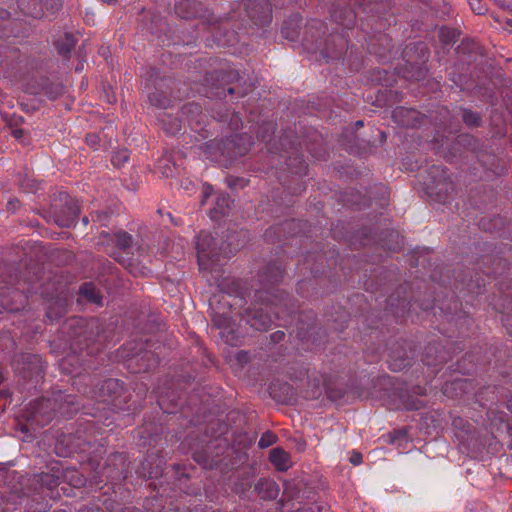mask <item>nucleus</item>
<instances>
[{
	"label": "nucleus",
	"instance_id": "f257e3e1",
	"mask_svg": "<svg viewBox=\"0 0 512 512\" xmlns=\"http://www.w3.org/2000/svg\"><path fill=\"white\" fill-rule=\"evenodd\" d=\"M325 2L330 6V16L335 23L345 29H351L355 25L357 12L351 8V0H325ZM354 6L367 15L366 19L362 20L361 27L368 36V52L376 55L382 62L394 59L397 51H394L392 39L381 31L388 22L386 9L389 5L383 0H354Z\"/></svg>",
	"mask_w": 512,
	"mask_h": 512
},
{
	"label": "nucleus",
	"instance_id": "f03ea898",
	"mask_svg": "<svg viewBox=\"0 0 512 512\" xmlns=\"http://www.w3.org/2000/svg\"><path fill=\"white\" fill-rule=\"evenodd\" d=\"M285 269L280 259L270 261L257 274L259 288L254 292V301H260L266 306L279 307L282 312H293L296 305L290 295L275 285L284 277Z\"/></svg>",
	"mask_w": 512,
	"mask_h": 512
},
{
	"label": "nucleus",
	"instance_id": "7ed1b4c3",
	"mask_svg": "<svg viewBox=\"0 0 512 512\" xmlns=\"http://www.w3.org/2000/svg\"><path fill=\"white\" fill-rule=\"evenodd\" d=\"M66 325L72 330L71 349L78 353L83 361L86 356H96L102 351L105 336L103 326L98 321L88 322L83 318H73Z\"/></svg>",
	"mask_w": 512,
	"mask_h": 512
},
{
	"label": "nucleus",
	"instance_id": "20e7f679",
	"mask_svg": "<svg viewBox=\"0 0 512 512\" xmlns=\"http://www.w3.org/2000/svg\"><path fill=\"white\" fill-rule=\"evenodd\" d=\"M158 348H161L158 342L140 337L126 342L119 353L134 373H145L158 366L160 362L159 354L156 352Z\"/></svg>",
	"mask_w": 512,
	"mask_h": 512
},
{
	"label": "nucleus",
	"instance_id": "39448f33",
	"mask_svg": "<svg viewBox=\"0 0 512 512\" xmlns=\"http://www.w3.org/2000/svg\"><path fill=\"white\" fill-rule=\"evenodd\" d=\"M419 182L423 184L425 193L433 200L446 204L455 192V185L444 167L432 165L424 173L419 174Z\"/></svg>",
	"mask_w": 512,
	"mask_h": 512
},
{
	"label": "nucleus",
	"instance_id": "423d86ee",
	"mask_svg": "<svg viewBox=\"0 0 512 512\" xmlns=\"http://www.w3.org/2000/svg\"><path fill=\"white\" fill-rule=\"evenodd\" d=\"M401 56L405 62L402 72L404 78L414 81L425 79L428 72L426 63L429 58V49L425 42L418 41L408 44Z\"/></svg>",
	"mask_w": 512,
	"mask_h": 512
},
{
	"label": "nucleus",
	"instance_id": "0eeeda50",
	"mask_svg": "<svg viewBox=\"0 0 512 512\" xmlns=\"http://www.w3.org/2000/svg\"><path fill=\"white\" fill-rule=\"evenodd\" d=\"M79 214L77 201L66 192H60L52 201L44 217L59 227L69 228L76 223Z\"/></svg>",
	"mask_w": 512,
	"mask_h": 512
},
{
	"label": "nucleus",
	"instance_id": "6e6552de",
	"mask_svg": "<svg viewBox=\"0 0 512 512\" xmlns=\"http://www.w3.org/2000/svg\"><path fill=\"white\" fill-rule=\"evenodd\" d=\"M498 442L487 429H475L466 435H461L460 449L471 458L482 457L483 453L491 454L497 451Z\"/></svg>",
	"mask_w": 512,
	"mask_h": 512
},
{
	"label": "nucleus",
	"instance_id": "1a4fd4ad",
	"mask_svg": "<svg viewBox=\"0 0 512 512\" xmlns=\"http://www.w3.org/2000/svg\"><path fill=\"white\" fill-rule=\"evenodd\" d=\"M15 371L26 381L37 387L44 381L46 363L38 354L19 353L14 355L12 362Z\"/></svg>",
	"mask_w": 512,
	"mask_h": 512
},
{
	"label": "nucleus",
	"instance_id": "9d476101",
	"mask_svg": "<svg viewBox=\"0 0 512 512\" xmlns=\"http://www.w3.org/2000/svg\"><path fill=\"white\" fill-rule=\"evenodd\" d=\"M476 139L470 134H460L450 143L447 135H440L439 131L433 138V145L437 152L448 162H453L457 156H461L463 150H474Z\"/></svg>",
	"mask_w": 512,
	"mask_h": 512
},
{
	"label": "nucleus",
	"instance_id": "9b49d317",
	"mask_svg": "<svg viewBox=\"0 0 512 512\" xmlns=\"http://www.w3.org/2000/svg\"><path fill=\"white\" fill-rule=\"evenodd\" d=\"M94 397L102 402H110L114 406L121 407L129 402L130 394L124 388V383L119 379L108 378L98 383L93 389Z\"/></svg>",
	"mask_w": 512,
	"mask_h": 512
},
{
	"label": "nucleus",
	"instance_id": "f8f14e48",
	"mask_svg": "<svg viewBox=\"0 0 512 512\" xmlns=\"http://www.w3.org/2000/svg\"><path fill=\"white\" fill-rule=\"evenodd\" d=\"M91 427L86 426L84 429L78 428L75 433L62 434L55 446L56 453L59 456H66L72 451H86L94 441L93 436L87 433Z\"/></svg>",
	"mask_w": 512,
	"mask_h": 512
},
{
	"label": "nucleus",
	"instance_id": "ddd939ff",
	"mask_svg": "<svg viewBox=\"0 0 512 512\" xmlns=\"http://www.w3.org/2000/svg\"><path fill=\"white\" fill-rule=\"evenodd\" d=\"M27 413L28 420L32 423L42 427L49 424L57 414L53 394L49 397H41L31 402Z\"/></svg>",
	"mask_w": 512,
	"mask_h": 512
},
{
	"label": "nucleus",
	"instance_id": "4468645a",
	"mask_svg": "<svg viewBox=\"0 0 512 512\" xmlns=\"http://www.w3.org/2000/svg\"><path fill=\"white\" fill-rule=\"evenodd\" d=\"M215 300H217V302L219 304L222 301L217 296H213L210 299L209 305L211 308L210 316H211L212 325L215 328L222 330L220 332V336L225 341V343L232 345V346L237 345L238 336L236 335V333L234 332V330L231 327V318L227 315V313L225 311L220 312L219 310H217V308L214 306Z\"/></svg>",
	"mask_w": 512,
	"mask_h": 512
},
{
	"label": "nucleus",
	"instance_id": "2eb2a0df",
	"mask_svg": "<svg viewBox=\"0 0 512 512\" xmlns=\"http://www.w3.org/2000/svg\"><path fill=\"white\" fill-rule=\"evenodd\" d=\"M128 456L124 452H115L108 456L103 474L114 482H122L129 476Z\"/></svg>",
	"mask_w": 512,
	"mask_h": 512
},
{
	"label": "nucleus",
	"instance_id": "dca6fc26",
	"mask_svg": "<svg viewBox=\"0 0 512 512\" xmlns=\"http://www.w3.org/2000/svg\"><path fill=\"white\" fill-rule=\"evenodd\" d=\"M240 320L257 331H266L272 324V318L268 312L262 307H258L257 303L242 308L238 313Z\"/></svg>",
	"mask_w": 512,
	"mask_h": 512
},
{
	"label": "nucleus",
	"instance_id": "f3484780",
	"mask_svg": "<svg viewBox=\"0 0 512 512\" xmlns=\"http://www.w3.org/2000/svg\"><path fill=\"white\" fill-rule=\"evenodd\" d=\"M245 11L256 26H266L272 21V8L269 0H245Z\"/></svg>",
	"mask_w": 512,
	"mask_h": 512
},
{
	"label": "nucleus",
	"instance_id": "a211bd4d",
	"mask_svg": "<svg viewBox=\"0 0 512 512\" xmlns=\"http://www.w3.org/2000/svg\"><path fill=\"white\" fill-rule=\"evenodd\" d=\"M415 356V349L411 343L407 341L397 342L390 349V368L393 371H401L411 365Z\"/></svg>",
	"mask_w": 512,
	"mask_h": 512
},
{
	"label": "nucleus",
	"instance_id": "6ab92c4d",
	"mask_svg": "<svg viewBox=\"0 0 512 512\" xmlns=\"http://www.w3.org/2000/svg\"><path fill=\"white\" fill-rule=\"evenodd\" d=\"M166 461L158 452L147 453L137 469V474L143 479H153L162 476Z\"/></svg>",
	"mask_w": 512,
	"mask_h": 512
},
{
	"label": "nucleus",
	"instance_id": "aec40b11",
	"mask_svg": "<svg viewBox=\"0 0 512 512\" xmlns=\"http://www.w3.org/2000/svg\"><path fill=\"white\" fill-rule=\"evenodd\" d=\"M59 252L60 249L56 248L53 250L48 249L41 242L32 241L30 239H21L17 244L14 245L11 254L13 256H55V253Z\"/></svg>",
	"mask_w": 512,
	"mask_h": 512
},
{
	"label": "nucleus",
	"instance_id": "412c9836",
	"mask_svg": "<svg viewBox=\"0 0 512 512\" xmlns=\"http://www.w3.org/2000/svg\"><path fill=\"white\" fill-rule=\"evenodd\" d=\"M52 394L56 403L57 413L64 417H72L82 406L80 399L75 395L67 394L62 390L53 391Z\"/></svg>",
	"mask_w": 512,
	"mask_h": 512
},
{
	"label": "nucleus",
	"instance_id": "4be33fe9",
	"mask_svg": "<svg viewBox=\"0 0 512 512\" xmlns=\"http://www.w3.org/2000/svg\"><path fill=\"white\" fill-rule=\"evenodd\" d=\"M109 243H113L118 249L124 252H129V249L137 245L133 235L124 230H118L113 234L102 231L99 235L97 244L104 245Z\"/></svg>",
	"mask_w": 512,
	"mask_h": 512
},
{
	"label": "nucleus",
	"instance_id": "5701e85b",
	"mask_svg": "<svg viewBox=\"0 0 512 512\" xmlns=\"http://www.w3.org/2000/svg\"><path fill=\"white\" fill-rule=\"evenodd\" d=\"M392 118L400 126L414 128L424 122L425 116L413 108L396 107L392 112Z\"/></svg>",
	"mask_w": 512,
	"mask_h": 512
},
{
	"label": "nucleus",
	"instance_id": "b1692460",
	"mask_svg": "<svg viewBox=\"0 0 512 512\" xmlns=\"http://www.w3.org/2000/svg\"><path fill=\"white\" fill-rule=\"evenodd\" d=\"M269 394L276 402L284 405H293L297 400L296 390L288 382H272Z\"/></svg>",
	"mask_w": 512,
	"mask_h": 512
},
{
	"label": "nucleus",
	"instance_id": "393cba45",
	"mask_svg": "<svg viewBox=\"0 0 512 512\" xmlns=\"http://www.w3.org/2000/svg\"><path fill=\"white\" fill-rule=\"evenodd\" d=\"M426 395V388L415 385L411 390L398 389V396L401 403L407 410H420L424 407V402L416 396Z\"/></svg>",
	"mask_w": 512,
	"mask_h": 512
},
{
	"label": "nucleus",
	"instance_id": "a878e982",
	"mask_svg": "<svg viewBox=\"0 0 512 512\" xmlns=\"http://www.w3.org/2000/svg\"><path fill=\"white\" fill-rule=\"evenodd\" d=\"M253 142L250 136L235 135L224 142V149H228L230 158L244 156L250 150Z\"/></svg>",
	"mask_w": 512,
	"mask_h": 512
},
{
	"label": "nucleus",
	"instance_id": "bb28decb",
	"mask_svg": "<svg viewBox=\"0 0 512 512\" xmlns=\"http://www.w3.org/2000/svg\"><path fill=\"white\" fill-rule=\"evenodd\" d=\"M410 286L405 283L400 285L388 298V304L401 313H405L411 307L412 297L408 294Z\"/></svg>",
	"mask_w": 512,
	"mask_h": 512
},
{
	"label": "nucleus",
	"instance_id": "cd10ccee",
	"mask_svg": "<svg viewBox=\"0 0 512 512\" xmlns=\"http://www.w3.org/2000/svg\"><path fill=\"white\" fill-rule=\"evenodd\" d=\"M253 492H255L261 500H274L278 497L280 488L274 480L268 478H260L254 484Z\"/></svg>",
	"mask_w": 512,
	"mask_h": 512
},
{
	"label": "nucleus",
	"instance_id": "c85d7f7f",
	"mask_svg": "<svg viewBox=\"0 0 512 512\" xmlns=\"http://www.w3.org/2000/svg\"><path fill=\"white\" fill-rule=\"evenodd\" d=\"M175 13L182 19L202 17L201 4L196 0H181L175 5Z\"/></svg>",
	"mask_w": 512,
	"mask_h": 512
},
{
	"label": "nucleus",
	"instance_id": "c756f323",
	"mask_svg": "<svg viewBox=\"0 0 512 512\" xmlns=\"http://www.w3.org/2000/svg\"><path fill=\"white\" fill-rule=\"evenodd\" d=\"M157 403L165 413L173 414L176 413L178 407L182 406L183 401L179 394L173 391H166L159 395Z\"/></svg>",
	"mask_w": 512,
	"mask_h": 512
},
{
	"label": "nucleus",
	"instance_id": "7c9ffc66",
	"mask_svg": "<svg viewBox=\"0 0 512 512\" xmlns=\"http://www.w3.org/2000/svg\"><path fill=\"white\" fill-rule=\"evenodd\" d=\"M61 476L62 472L59 468H52L48 472H41L35 475V478L42 488L53 491V489L60 485Z\"/></svg>",
	"mask_w": 512,
	"mask_h": 512
},
{
	"label": "nucleus",
	"instance_id": "2f4dec72",
	"mask_svg": "<svg viewBox=\"0 0 512 512\" xmlns=\"http://www.w3.org/2000/svg\"><path fill=\"white\" fill-rule=\"evenodd\" d=\"M78 295L89 303L98 306L103 305V296L92 282H84L80 285Z\"/></svg>",
	"mask_w": 512,
	"mask_h": 512
},
{
	"label": "nucleus",
	"instance_id": "473e14b6",
	"mask_svg": "<svg viewBox=\"0 0 512 512\" xmlns=\"http://www.w3.org/2000/svg\"><path fill=\"white\" fill-rule=\"evenodd\" d=\"M506 225V220L501 216H493L490 217H482L479 222L478 226L488 232H497L500 237H505V232L503 231L504 227Z\"/></svg>",
	"mask_w": 512,
	"mask_h": 512
},
{
	"label": "nucleus",
	"instance_id": "72a5a7b5",
	"mask_svg": "<svg viewBox=\"0 0 512 512\" xmlns=\"http://www.w3.org/2000/svg\"><path fill=\"white\" fill-rule=\"evenodd\" d=\"M181 112L185 121H187L190 126H193V123L197 125L200 124L205 117L201 106L194 102L185 104Z\"/></svg>",
	"mask_w": 512,
	"mask_h": 512
},
{
	"label": "nucleus",
	"instance_id": "f704fd0d",
	"mask_svg": "<svg viewBox=\"0 0 512 512\" xmlns=\"http://www.w3.org/2000/svg\"><path fill=\"white\" fill-rule=\"evenodd\" d=\"M228 430L229 426L224 420L214 418L207 423L204 434L206 437L218 440L223 435L227 434Z\"/></svg>",
	"mask_w": 512,
	"mask_h": 512
},
{
	"label": "nucleus",
	"instance_id": "c9c22d12",
	"mask_svg": "<svg viewBox=\"0 0 512 512\" xmlns=\"http://www.w3.org/2000/svg\"><path fill=\"white\" fill-rule=\"evenodd\" d=\"M269 460L278 471H286L291 466L289 453L280 447L273 448L270 451Z\"/></svg>",
	"mask_w": 512,
	"mask_h": 512
},
{
	"label": "nucleus",
	"instance_id": "e433bc0d",
	"mask_svg": "<svg viewBox=\"0 0 512 512\" xmlns=\"http://www.w3.org/2000/svg\"><path fill=\"white\" fill-rule=\"evenodd\" d=\"M232 201L228 194L221 193L217 196L215 206L210 210V217L218 220L228 214Z\"/></svg>",
	"mask_w": 512,
	"mask_h": 512
},
{
	"label": "nucleus",
	"instance_id": "4c0bfd02",
	"mask_svg": "<svg viewBox=\"0 0 512 512\" xmlns=\"http://www.w3.org/2000/svg\"><path fill=\"white\" fill-rule=\"evenodd\" d=\"M211 443L212 442H209L206 449H196L192 453V458L194 459V461L202 465L206 469H213L214 466L217 464V461L209 452Z\"/></svg>",
	"mask_w": 512,
	"mask_h": 512
},
{
	"label": "nucleus",
	"instance_id": "58836bf2",
	"mask_svg": "<svg viewBox=\"0 0 512 512\" xmlns=\"http://www.w3.org/2000/svg\"><path fill=\"white\" fill-rule=\"evenodd\" d=\"M338 40H339V44L336 47L330 48L329 43H328L327 46L321 50V52H320L321 56L327 62H329L331 60H337L342 57L343 52L346 48L347 41L345 40L344 35L339 37Z\"/></svg>",
	"mask_w": 512,
	"mask_h": 512
},
{
	"label": "nucleus",
	"instance_id": "ea45409f",
	"mask_svg": "<svg viewBox=\"0 0 512 512\" xmlns=\"http://www.w3.org/2000/svg\"><path fill=\"white\" fill-rule=\"evenodd\" d=\"M220 289L227 293L235 296L244 298L245 293L243 291L242 281L234 278H225L221 283L218 284Z\"/></svg>",
	"mask_w": 512,
	"mask_h": 512
},
{
	"label": "nucleus",
	"instance_id": "a19ab883",
	"mask_svg": "<svg viewBox=\"0 0 512 512\" xmlns=\"http://www.w3.org/2000/svg\"><path fill=\"white\" fill-rule=\"evenodd\" d=\"M123 268L134 276L146 274L147 268L140 264L139 258H114Z\"/></svg>",
	"mask_w": 512,
	"mask_h": 512
},
{
	"label": "nucleus",
	"instance_id": "79ce46f5",
	"mask_svg": "<svg viewBox=\"0 0 512 512\" xmlns=\"http://www.w3.org/2000/svg\"><path fill=\"white\" fill-rule=\"evenodd\" d=\"M76 44L75 38L70 33H65L55 40L58 53L64 57L68 56Z\"/></svg>",
	"mask_w": 512,
	"mask_h": 512
},
{
	"label": "nucleus",
	"instance_id": "37998d69",
	"mask_svg": "<svg viewBox=\"0 0 512 512\" xmlns=\"http://www.w3.org/2000/svg\"><path fill=\"white\" fill-rule=\"evenodd\" d=\"M326 379L313 378L307 382V388L305 390V398L307 399H318L325 391Z\"/></svg>",
	"mask_w": 512,
	"mask_h": 512
},
{
	"label": "nucleus",
	"instance_id": "c03bdc74",
	"mask_svg": "<svg viewBox=\"0 0 512 512\" xmlns=\"http://www.w3.org/2000/svg\"><path fill=\"white\" fill-rule=\"evenodd\" d=\"M292 146H294V143H292ZM292 148L295 150V157L292 159V157L289 156V162L287 163L289 169L294 175H306L307 165L305 163L303 155L298 153V150L295 147Z\"/></svg>",
	"mask_w": 512,
	"mask_h": 512
},
{
	"label": "nucleus",
	"instance_id": "a18cd8bd",
	"mask_svg": "<svg viewBox=\"0 0 512 512\" xmlns=\"http://www.w3.org/2000/svg\"><path fill=\"white\" fill-rule=\"evenodd\" d=\"M300 488L297 484L292 482H285L282 498L277 502V505L282 509L285 502L292 501L299 498Z\"/></svg>",
	"mask_w": 512,
	"mask_h": 512
},
{
	"label": "nucleus",
	"instance_id": "49530a36",
	"mask_svg": "<svg viewBox=\"0 0 512 512\" xmlns=\"http://www.w3.org/2000/svg\"><path fill=\"white\" fill-rule=\"evenodd\" d=\"M213 244L214 237L211 235V233L207 231H200L196 237L197 256H200L202 253L209 251Z\"/></svg>",
	"mask_w": 512,
	"mask_h": 512
},
{
	"label": "nucleus",
	"instance_id": "de8ad7c7",
	"mask_svg": "<svg viewBox=\"0 0 512 512\" xmlns=\"http://www.w3.org/2000/svg\"><path fill=\"white\" fill-rule=\"evenodd\" d=\"M217 258H197V264L200 271H209L211 273L216 274L214 276L215 280L218 281V277L221 273L220 264L217 261Z\"/></svg>",
	"mask_w": 512,
	"mask_h": 512
},
{
	"label": "nucleus",
	"instance_id": "09e8293b",
	"mask_svg": "<svg viewBox=\"0 0 512 512\" xmlns=\"http://www.w3.org/2000/svg\"><path fill=\"white\" fill-rule=\"evenodd\" d=\"M160 121L164 131L168 135H175L181 130V120L178 118H172L170 115L163 113L161 115Z\"/></svg>",
	"mask_w": 512,
	"mask_h": 512
},
{
	"label": "nucleus",
	"instance_id": "8fccbe9b",
	"mask_svg": "<svg viewBox=\"0 0 512 512\" xmlns=\"http://www.w3.org/2000/svg\"><path fill=\"white\" fill-rule=\"evenodd\" d=\"M276 130V125L272 121L263 122L257 129L256 134L257 138L262 142H265L266 145H270L272 136L274 135Z\"/></svg>",
	"mask_w": 512,
	"mask_h": 512
},
{
	"label": "nucleus",
	"instance_id": "3c124183",
	"mask_svg": "<svg viewBox=\"0 0 512 512\" xmlns=\"http://www.w3.org/2000/svg\"><path fill=\"white\" fill-rule=\"evenodd\" d=\"M150 103L161 109H166L171 105V99L161 90L155 89L148 95Z\"/></svg>",
	"mask_w": 512,
	"mask_h": 512
},
{
	"label": "nucleus",
	"instance_id": "603ef678",
	"mask_svg": "<svg viewBox=\"0 0 512 512\" xmlns=\"http://www.w3.org/2000/svg\"><path fill=\"white\" fill-rule=\"evenodd\" d=\"M43 93L50 100H55L64 94V86L58 82L46 81L43 85Z\"/></svg>",
	"mask_w": 512,
	"mask_h": 512
},
{
	"label": "nucleus",
	"instance_id": "864d4df0",
	"mask_svg": "<svg viewBox=\"0 0 512 512\" xmlns=\"http://www.w3.org/2000/svg\"><path fill=\"white\" fill-rule=\"evenodd\" d=\"M325 393L329 400L335 402L343 398V396L346 393V390L342 385L336 384L331 381H326Z\"/></svg>",
	"mask_w": 512,
	"mask_h": 512
},
{
	"label": "nucleus",
	"instance_id": "5fc2aeb1",
	"mask_svg": "<svg viewBox=\"0 0 512 512\" xmlns=\"http://www.w3.org/2000/svg\"><path fill=\"white\" fill-rule=\"evenodd\" d=\"M462 112L461 116L463 122L469 127H479L482 123V118L479 113L474 112L470 109L460 107Z\"/></svg>",
	"mask_w": 512,
	"mask_h": 512
},
{
	"label": "nucleus",
	"instance_id": "6e6d98bb",
	"mask_svg": "<svg viewBox=\"0 0 512 512\" xmlns=\"http://www.w3.org/2000/svg\"><path fill=\"white\" fill-rule=\"evenodd\" d=\"M452 418V426L458 431L456 436L461 440V435H466L471 432L474 428L470 423H468L465 419L459 416H453L450 414Z\"/></svg>",
	"mask_w": 512,
	"mask_h": 512
},
{
	"label": "nucleus",
	"instance_id": "4d7b16f0",
	"mask_svg": "<svg viewBox=\"0 0 512 512\" xmlns=\"http://www.w3.org/2000/svg\"><path fill=\"white\" fill-rule=\"evenodd\" d=\"M457 32L448 27H441L439 30V39L444 45H450L456 42Z\"/></svg>",
	"mask_w": 512,
	"mask_h": 512
},
{
	"label": "nucleus",
	"instance_id": "13d9d810",
	"mask_svg": "<svg viewBox=\"0 0 512 512\" xmlns=\"http://www.w3.org/2000/svg\"><path fill=\"white\" fill-rule=\"evenodd\" d=\"M439 114L443 119L440 120L441 126H443L444 132H448L450 135L456 132V128L452 125V120L450 117V111L446 107H442L439 110Z\"/></svg>",
	"mask_w": 512,
	"mask_h": 512
},
{
	"label": "nucleus",
	"instance_id": "bf43d9fd",
	"mask_svg": "<svg viewBox=\"0 0 512 512\" xmlns=\"http://www.w3.org/2000/svg\"><path fill=\"white\" fill-rule=\"evenodd\" d=\"M502 306V323L506 328L507 332L512 336V302L509 304L503 303Z\"/></svg>",
	"mask_w": 512,
	"mask_h": 512
},
{
	"label": "nucleus",
	"instance_id": "052dcab7",
	"mask_svg": "<svg viewBox=\"0 0 512 512\" xmlns=\"http://www.w3.org/2000/svg\"><path fill=\"white\" fill-rule=\"evenodd\" d=\"M386 234L391 238H395L396 242L394 244H389V243L383 242L382 246L391 252H394V253L398 252V248L403 244V238L400 237L398 232L393 231V230L387 231Z\"/></svg>",
	"mask_w": 512,
	"mask_h": 512
},
{
	"label": "nucleus",
	"instance_id": "680f3d73",
	"mask_svg": "<svg viewBox=\"0 0 512 512\" xmlns=\"http://www.w3.org/2000/svg\"><path fill=\"white\" fill-rule=\"evenodd\" d=\"M357 237L359 238V244L366 246L376 242V236L372 233L371 229L364 228L358 232Z\"/></svg>",
	"mask_w": 512,
	"mask_h": 512
},
{
	"label": "nucleus",
	"instance_id": "e2e57ef3",
	"mask_svg": "<svg viewBox=\"0 0 512 512\" xmlns=\"http://www.w3.org/2000/svg\"><path fill=\"white\" fill-rule=\"evenodd\" d=\"M13 24V22L10 20V14L4 9H0V38L9 36V34L6 32L8 29V26Z\"/></svg>",
	"mask_w": 512,
	"mask_h": 512
},
{
	"label": "nucleus",
	"instance_id": "0e129e2a",
	"mask_svg": "<svg viewBox=\"0 0 512 512\" xmlns=\"http://www.w3.org/2000/svg\"><path fill=\"white\" fill-rule=\"evenodd\" d=\"M222 121H227L232 130H239L243 126L242 118L238 113L228 114L221 118Z\"/></svg>",
	"mask_w": 512,
	"mask_h": 512
},
{
	"label": "nucleus",
	"instance_id": "69168bd1",
	"mask_svg": "<svg viewBox=\"0 0 512 512\" xmlns=\"http://www.w3.org/2000/svg\"><path fill=\"white\" fill-rule=\"evenodd\" d=\"M129 160V152L127 150H120L113 153L111 162L115 167H121Z\"/></svg>",
	"mask_w": 512,
	"mask_h": 512
},
{
	"label": "nucleus",
	"instance_id": "338daca9",
	"mask_svg": "<svg viewBox=\"0 0 512 512\" xmlns=\"http://www.w3.org/2000/svg\"><path fill=\"white\" fill-rule=\"evenodd\" d=\"M276 441H277V436L271 431H266L265 433L262 434V436L258 442V445L260 448H267V447L273 445Z\"/></svg>",
	"mask_w": 512,
	"mask_h": 512
},
{
	"label": "nucleus",
	"instance_id": "774afa93",
	"mask_svg": "<svg viewBox=\"0 0 512 512\" xmlns=\"http://www.w3.org/2000/svg\"><path fill=\"white\" fill-rule=\"evenodd\" d=\"M91 218L92 221L94 223H98L99 226H106L109 221L110 214L106 211H95L91 213Z\"/></svg>",
	"mask_w": 512,
	"mask_h": 512
}]
</instances>
